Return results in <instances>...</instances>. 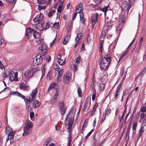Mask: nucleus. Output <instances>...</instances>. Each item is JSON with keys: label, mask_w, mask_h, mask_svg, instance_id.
<instances>
[{"label": "nucleus", "mask_w": 146, "mask_h": 146, "mask_svg": "<svg viewBox=\"0 0 146 146\" xmlns=\"http://www.w3.org/2000/svg\"><path fill=\"white\" fill-rule=\"evenodd\" d=\"M111 62L110 57V55L106 54L104 57L102 56L101 61L100 68L101 69L105 70L108 67Z\"/></svg>", "instance_id": "1"}, {"label": "nucleus", "mask_w": 146, "mask_h": 146, "mask_svg": "<svg viewBox=\"0 0 146 146\" xmlns=\"http://www.w3.org/2000/svg\"><path fill=\"white\" fill-rule=\"evenodd\" d=\"M131 5L129 2L124 1L122 3L121 9L123 13L125 15H127L129 13V9Z\"/></svg>", "instance_id": "2"}, {"label": "nucleus", "mask_w": 146, "mask_h": 146, "mask_svg": "<svg viewBox=\"0 0 146 146\" xmlns=\"http://www.w3.org/2000/svg\"><path fill=\"white\" fill-rule=\"evenodd\" d=\"M38 68L35 67L29 68V69L27 70L24 73L25 78L27 79H29L33 76L34 73L38 70Z\"/></svg>", "instance_id": "3"}, {"label": "nucleus", "mask_w": 146, "mask_h": 146, "mask_svg": "<svg viewBox=\"0 0 146 146\" xmlns=\"http://www.w3.org/2000/svg\"><path fill=\"white\" fill-rule=\"evenodd\" d=\"M42 61V58L40 54H38L35 56L33 60V64L34 66H37L41 64Z\"/></svg>", "instance_id": "4"}, {"label": "nucleus", "mask_w": 146, "mask_h": 146, "mask_svg": "<svg viewBox=\"0 0 146 146\" xmlns=\"http://www.w3.org/2000/svg\"><path fill=\"white\" fill-rule=\"evenodd\" d=\"M71 75L70 72H67L63 76V82L65 84H68L71 80Z\"/></svg>", "instance_id": "5"}, {"label": "nucleus", "mask_w": 146, "mask_h": 146, "mask_svg": "<svg viewBox=\"0 0 146 146\" xmlns=\"http://www.w3.org/2000/svg\"><path fill=\"white\" fill-rule=\"evenodd\" d=\"M73 111L72 110H71L69 112V113L68 114L67 117H66V119L68 121V118H70V117H71V119L69 121V122L68 123V127H67V129H69L70 130L72 125V121L73 120V117H72V113Z\"/></svg>", "instance_id": "6"}, {"label": "nucleus", "mask_w": 146, "mask_h": 146, "mask_svg": "<svg viewBox=\"0 0 146 146\" xmlns=\"http://www.w3.org/2000/svg\"><path fill=\"white\" fill-rule=\"evenodd\" d=\"M37 92L38 90L36 88L33 90L32 93L31 94L30 96L31 98L29 97V98H27L26 99V100L29 102L33 101L35 99L36 95Z\"/></svg>", "instance_id": "7"}, {"label": "nucleus", "mask_w": 146, "mask_h": 146, "mask_svg": "<svg viewBox=\"0 0 146 146\" xmlns=\"http://www.w3.org/2000/svg\"><path fill=\"white\" fill-rule=\"evenodd\" d=\"M17 72L15 73L13 72H11L9 74V79L10 80L13 82L14 81H17Z\"/></svg>", "instance_id": "8"}, {"label": "nucleus", "mask_w": 146, "mask_h": 146, "mask_svg": "<svg viewBox=\"0 0 146 146\" xmlns=\"http://www.w3.org/2000/svg\"><path fill=\"white\" fill-rule=\"evenodd\" d=\"M91 104V98H87L84 106V110H88L90 108Z\"/></svg>", "instance_id": "9"}, {"label": "nucleus", "mask_w": 146, "mask_h": 146, "mask_svg": "<svg viewBox=\"0 0 146 146\" xmlns=\"http://www.w3.org/2000/svg\"><path fill=\"white\" fill-rule=\"evenodd\" d=\"M59 108L61 114L62 115H64L66 111V108L64 102H62L60 103Z\"/></svg>", "instance_id": "10"}, {"label": "nucleus", "mask_w": 146, "mask_h": 146, "mask_svg": "<svg viewBox=\"0 0 146 146\" xmlns=\"http://www.w3.org/2000/svg\"><path fill=\"white\" fill-rule=\"evenodd\" d=\"M98 15H99L97 13H95V14L92 15L91 19V22L92 23V27H94L96 23L97 22Z\"/></svg>", "instance_id": "11"}, {"label": "nucleus", "mask_w": 146, "mask_h": 146, "mask_svg": "<svg viewBox=\"0 0 146 146\" xmlns=\"http://www.w3.org/2000/svg\"><path fill=\"white\" fill-rule=\"evenodd\" d=\"M43 16L40 13L38 14L34 19L33 21L35 23H40L43 19Z\"/></svg>", "instance_id": "12"}, {"label": "nucleus", "mask_w": 146, "mask_h": 146, "mask_svg": "<svg viewBox=\"0 0 146 146\" xmlns=\"http://www.w3.org/2000/svg\"><path fill=\"white\" fill-rule=\"evenodd\" d=\"M125 16H126V15H125V14H124V13H123V15H122L121 17H120V21H121L122 24L121 23V22L120 23L119 26H118V28L117 29H119L120 30L123 25H122V24L124 23L126 20L125 17Z\"/></svg>", "instance_id": "13"}, {"label": "nucleus", "mask_w": 146, "mask_h": 146, "mask_svg": "<svg viewBox=\"0 0 146 146\" xmlns=\"http://www.w3.org/2000/svg\"><path fill=\"white\" fill-rule=\"evenodd\" d=\"M47 47L45 44H42V46L40 47L41 51L43 55H44L47 52Z\"/></svg>", "instance_id": "14"}, {"label": "nucleus", "mask_w": 146, "mask_h": 146, "mask_svg": "<svg viewBox=\"0 0 146 146\" xmlns=\"http://www.w3.org/2000/svg\"><path fill=\"white\" fill-rule=\"evenodd\" d=\"M58 95V92L56 90L55 94L51 100V103L52 104H54L56 102V98Z\"/></svg>", "instance_id": "15"}, {"label": "nucleus", "mask_w": 146, "mask_h": 146, "mask_svg": "<svg viewBox=\"0 0 146 146\" xmlns=\"http://www.w3.org/2000/svg\"><path fill=\"white\" fill-rule=\"evenodd\" d=\"M33 126V122L29 120H27L25 125L26 127L31 130Z\"/></svg>", "instance_id": "16"}, {"label": "nucleus", "mask_w": 146, "mask_h": 146, "mask_svg": "<svg viewBox=\"0 0 146 146\" xmlns=\"http://www.w3.org/2000/svg\"><path fill=\"white\" fill-rule=\"evenodd\" d=\"M63 73V69L60 70V71L58 72V75L57 78V82L58 83H59L60 82L61 79V76Z\"/></svg>", "instance_id": "17"}, {"label": "nucleus", "mask_w": 146, "mask_h": 146, "mask_svg": "<svg viewBox=\"0 0 146 146\" xmlns=\"http://www.w3.org/2000/svg\"><path fill=\"white\" fill-rule=\"evenodd\" d=\"M83 4L82 3H79L76 8V11L79 13V12H82V10Z\"/></svg>", "instance_id": "18"}, {"label": "nucleus", "mask_w": 146, "mask_h": 146, "mask_svg": "<svg viewBox=\"0 0 146 146\" xmlns=\"http://www.w3.org/2000/svg\"><path fill=\"white\" fill-rule=\"evenodd\" d=\"M8 134V137L7 138L6 140V143H7L10 139H13V138L15 135V132L14 131L13 132L10 133Z\"/></svg>", "instance_id": "19"}, {"label": "nucleus", "mask_w": 146, "mask_h": 146, "mask_svg": "<svg viewBox=\"0 0 146 146\" xmlns=\"http://www.w3.org/2000/svg\"><path fill=\"white\" fill-rule=\"evenodd\" d=\"M33 107L34 108L38 107L40 104V103L38 100H35L33 101Z\"/></svg>", "instance_id": "20"}, {"label": "nucleus", "mask_w": 146, "mask_h": 146, "mask_svg": "<svg viewBox=\"0 0 146 146\" xmlns=\"http://www.w3.org/2000/svg\"><path fill=\"white\" fill-rule=\"evenodd\" d=\"M97 85L98 88L100 91H102L104 90L105 85L104 84L98 83Z\"/></svg>", "instance_id": "21"}, {"label": "nucleus", "mask_w": 146, "mask_h": 146, "mask_svg": "<svg viewBox=\"0 0 146 146\" xmlns=\"http://www.w3.org/2000/svg\"><path fill=\"white\" fill-rule=\"evenodd\" d=\"M23 130L24 132L23 133V135L24 136H25L29 133L30 131L31 130V129L25 127L23 128Z\"/></svg>", "instance_id": "22"}, {"label": "nucleus", "mask_w": 146, "mask_h": 146, "mask_svg": "<svg viewBox=\"0 0 146 146\" xmlns=\"http://www.w3.org/2000/svg\"><path fill=\"white\" fill-rule=\"evenodd\" d=\"M21 88L24 90H27L29 89V87L28 86H26L23 83H21L20 85Z\"/></svg>", "instance_id": "23"}, {"label": "nucleus", "mask_w": 146, "mask_h": 146, "mask_svg": "<svg viewBox=\"0 0 146 146\" xmlns=\"http://www.w3.org/2000/svg\"><path fill=\"white\" fill-rule=\"evenodd\" d=\"M64 61L63 60V59H60L58 60V63L59 65H63L65 64L66 63V57L64 58Z\"/></svg>", "instance_id": "24"}, {"label": "nucleus", "mask_w": 146, "mask_h": 146, "mask_svg": "<svg viewBox=\"0 0 146 146\" xmlns=\"http://www.w3.org/2000/svg\"><path fill=\"white\" fill-rule=\"evenodd\" d=\"M58 84H57L53 83L52 84L50 85V86L49 87V89H51L52 88H56L57 87Z\"/></svg>", "instance_id": "25"}, {"label": "nucleus", "mask_w": 146, "mask_h": 146, "mask_svg": "<svg viewBox=\"0 0 146 146\" xmlns=\"http://www.w3.org/2000/svg\"><path fill=\"white\" fill-rule=\"evenodd\" d=\"M79 14L80 18V20L82 23H84V19L83 12H79Z\"/></svg>", "instance_id": "26"}, {"label": "nucleus", "mask_w": 146, "mask_h": 146, "mask_svg": "<svg viewBox=\"0 0 146 146\" xmlns=\"http://www.w3.org/2000/svg\"><path fill=\"white\" fill-rule=\"evenodd\" d=\"M53 68L54 69L57 71L58 72L60 71V70L63 69H60L58 64L56 63L54 64Z\"/></svg>", "instance_id": "27"}, {"label": "nucleus", "mask_w": 146, "mask_h": 146, "mask_svg": "<svg viewBox=\"0 0 146 146\" xmlns=\"http://www.w3.org/2000/svg\"><path fill=\"white\" fill-rule=\"evenodd\" d=\"M97 106L98 104L97 103H96L94 105V106L93 108V110L91 112L90 115H91V116H92L94 114V112L95 111L96 109V108H97Z\"/></svg>", "instance_id": "28"}, {"label": "nucleus", "mask_w": 146, "mask_h": 146, "mask_svg": "<svg viewBox=\"0 0 146 146\" xmlns=\"http://www.w3.org/2000/svg\"><path fill=\"white\" fill-rule=\"evenodd\" d=\"M35 42L36 43V44H35V46H36L40 44H41V46H42V44H44L43 43V40H42L38 39L35 41Z\"/></svg>", "instance_id": "29"}, {"label": "nucleus", "mask_w": 146, "mask_h": 146, "mask_svg": "<svg viewBox=\"0 0 146 146\" xmlns=\"http://www.w3.org/2000/svg\"><path fill=\"white\" fill-rule=\"evenodd\" d=\"M144 130V128L143 126H142L141 127V129L139 130V133L138 134L139 137H140V136L142 135Z\"/></svg>", "instance_id": "30"}, {"label": "nucleus", "mask_w": 146, "mask_h": 146, "mask_svg": "<svg viewBox=\"0 0 146 146\" xmlns=\"http://www.w3.org/2000/svg\"><path fill=\"white\" fill-rule=\"evenodd\" d=\"M13 132L12 129L9 127H7L6 128V133L7 134Z\"/></svg>", "instance_id": "31"}, {"label": "nucleus", "mask_w": 146, "mask_h": 146, "mask_svg": "<svg viewBox=\"0 0 146 146\" xmlns=\"http://www.w3.org/2000/svg\"><path fill=\"white\" fill-rule=\"evenodd\" d=\"M33 35L34 38H38L40 36V35L36 31L34 30Z\"/></svg>", "instance_id": "32"}, {"label": "nucleus", "mask_w": 146, "mask_h": 146, "mask_svg": "<svg viewBox=\"0 0 146 146\" xmlns=\"http://www.w3.org/2000/svg\"><path fill=\"white\" fill-rule=\"evenodd\" d=\"M41 70L42 71L41 76V79L43 77L44 75L45 74V65L41 67Z\"/></svg>", "instance_id": "33"}, {"label": "nucleus", "mask_w": 146, "mask_h": 146, "mask_svg": "<svg viewBox=\"0 0 146 146\" xmlns=\"http://www.w3.org/2000/svg\"><path fill=\"white\" fill-rule=\"evenodd\" d=\"M77 66L75 64H72L70 66V69L71 70L75 72L77 69Z\"/></svg>", "instance_id": "34"}, {"label": "nucleus", "mask_w": 146, "mask_h": 146, "mask_svg": "<svg viewBox=\"0 0 146 146\" xmlns=\"http://www.w3.org/2000/svg\"><path fill=\"white\" fill-rule=\"evenodd\" d=\"M51 139H52L51 137L48 138L46 139V141L44 143V146H47L51 141Z\"/></svg>", "instance_id": "35"}, {"label": "nucleus", "mask_w": 146, "mask_h": 146, "mask_svg": "<svg viewBox=\"0 0 146 146\" xmlns=\"http://www.w3.org/2000/svg\"><path fill=\"white\" fill-rule=\"evenodd\" d=\"M111 25L112 24L110 22L106 24L104 26V28H106L107 30H108L109 29H110L111 27Z\"/></svg>", "instance_id": "36"}, {"label": "nucleus", "mask_w": 146, "mask_h": 146, "mask_svg": "<svg viewBox=\"0 0 146 146\" xmlns=\"http://www.w3.org/2000/svg\"><path fill=\"white\" fill-rule=\"evenodd\" d=\"M129 51V50L127 48L125 52L121 56L120 59H119V61L123 59L124 56L127 55L128 52V51Z\"/></svg>", "instance_id": "37"}, {"label": "nucleus", "mask_w": 146, "mask_h": 146, "mask_svg": "<svg viewBox=\"0 0 146 146\" xmlns=\"http://www.w3.org/2000/svg\"><path fill=\"white\" fill-rule=\"evenodd\" d=\"M94 80H92V83H91V86H90V88L93 91H94V92L95 93L96 90L95 88V87H94Z\"/></svg>", "instance_id": "38"}, {"label": "nucleus", "mask_w": 146, "mask_h": 146, "mask_svg": "<svg viewBox=\"0 0 146 146\" xmlns=\"http://www.w3.org/2000/svg\"><path fill=\"white\" fill-rule=\"evenodd\" d=\"M109 6H105V7L102 8H101V10L104 12V15H106V12L108 11Z\"/></svg>", "instance_id": "39"}, {"label": "nucleus", "mask_w": 146, "mask_h": 146, "mask_svg": "<svg viewBox=\"0 0 146 146\" xmlns=\"http://www.w3.org/2000/svg\"><path fill=\"white\" fill-rule=\"evenodd\" d=\"M36 24V25L35 26V28L37 30L41 28H42V23L40 24V23H37Z\"/></svg>", "instance_id": "40"}, {"label": "nucleus", "mask_w": 146, "mask_h": 146, "mask_svg": "<svg viewBox=\"0 0 146 146\" xmlns=\"http://www.w3.org/2000/svg\"><path fill=\"white\" fill-rule=\"evenodd\" d=\"M77 91L78 96L79 97H81L82 96V92L80 87H78V88Z\"/></svg>", "instance_id": "41"}, {"label": "nucleus", "mask_w": 146, "mask_h": 146, "mask_svg": "<svg viewBox=\"0 0 146 146\" xmlns=\"http://www.w3.org/2000/svg\"><path fill=\"white\" fill-rule=\"evenodd\" d=\"M52 74L51 72L50 71H49L47 75V80H51L52 78Z\"/></svg>", "instance_id": "42"}, {"label": "nucleus", "mask_w": 146, "mask_h": 146, "mask_svg": "<svg viewBox=\"0 0 146 146\" xmlns=\"http://www.w3.org/2000/svg\"><path fill=\"white\" fill-rule=\"evenodd\" d=\"M55 13V11L54 10H53L50 11L48 13V15L49 17H51L53 15H54Z\"/></svg>", "instance_id": "43"}, {"label": "nucleus", "mask_w": 146, "mask_h": 146, "mask_svg": "<svg viewBox=\"0 0 146 146\" xmlns=\"http://www.w3.org/2000/svg\"><path fill=\"white\" fill-rule=\"evenodd\" d=\"M80 57L78 56L74 60L75 64L77 65L79 64L80 60Z\"/></svg>", "instance_id": "44"}, {"label": "nucleus", "mask_w": 146, "mask_h": 146, "mask_svg": "<svg viewBox=\"0 0 146 146\" xmlns=\"http://www.w3.org/2000/svg\"><path fill=\"white\" fill-rule=\"evenodd\" d=\"M116 43L114 42V44H110V46L109 48V51H111V49H112L114 48L116 46Z\"/></svg>", "instance_id": "45"}, {"label": "nucleus", "mask_w": 146, "mask_h": 146, "mask_svg": "<svg viewBox=\"0 0 146 146\" xmlns=\"http://www.w3.org/2000/svg\"><path fill=\"white\" fill-rule=\"evenodd\" d=\"M105 30H106V29L102 32L100 36V37L101 38H103L105 37L106 34Z\"/></svg>", "instance_id": "46"}, {"label": "nucleus", "mask_w": 146, "mask_h": 146, "mask_svg": "<svg viewBox=\"0 0 146 146\" xmlns=\"http://www.w3.org/2000/svg\"><path fill=\"white\" fill-rule=\"evenodd\" d=\"M33 30H32L31 28H28L26 30V35H29V33H32V32H33Z\"/></svg>", "instance_id": "47"}, {"label": "nucleus", "mask_w": 146, "mask_h": 146, "mask_svg": "<svg viewBox=\"0 0 146 146\" xmlns=\"http://www.w3.org/2000/svg\"><path fill=\"white\" fill-rule=\"evenodd\" d=\"M103 49V44L101 43L100 44L99 48V52L100 54H102V51Z\"/></svg>", "instance_id": "48"}, {"label": "nucleus", "mask_w": 146, "mask_h": 146, "mask_svg": "<svg viewBox=\"0 0 146 146\" xmlns=\"http://www.w3.org/2000/svg\"><path fill=\"white\" fill-rule=\"evenodd\" d=\"M127 74V71H125L124 70L122 72V74H121V76H122L123 75H124V77L122 79V80L123 81L125 79V76Z\"/></svg>", "instance_id": "49"}, {"label": "nucleus", "mask_w": 146, "mask_h": 146, "mask_svg": "<svg viewBox=\"0 0 146 146\" xmlns=\"http://www.w3.org/2000/svg\"><path fill=\"white\" fill-rule=\"evenodd\" d=\"M62 4L61 5H59L58 6L57 9V12L58 13H60L61 12L62 9Z\"/></svg>", "instance_id": "50"}, {"label": "nucleus", "mask_w": 146, "mask_h": 146, "mask_svg": "<svg viewBox=\"0 0 146 146\" xmlns=\"http://www.w3.org/2000/svg\"><path fill=\"white\" fill-rule=\"evenodd\" d=\"M6 2L10 4H13L15 3L16 0H5Z\"/></svg>", "instance_id": "51"}, {"label": "nucleus", "mask_w": 146, "mask_h": 146, "mask_svg": "<svg viewBox=\"0 0 146 146\" xmlns=\"http://www.w3.org/2000/svg\"><path fill=\"white\" fill-rule=\"evenodd\" d=\"M9 140H10V141H9L10 143H7L6 142V146L7 145V146H9L10 144H12L13 143H14V141L13 140V139H10Z\"/></svg>", "instance_id": "52"}, {"label": "nucleus", "mask_w": 146, "mask_h": 146, "mask_svg": "<svg viewBox=\"0 0 146 146\" xmlns=\"http://www.w3.org/2000/svg\"><path fill=\"white\" fill-rule=\"evenodd\" d=\"M46 8L45 6L39 5L38 6V9L39 10H41L42 9H44Z\"/></svg>", "instance_id": "53"}, {"label": "nucleus", "mask_w": 146, "mask_h": 146, "mask_svg": "<svg viewBox=\"0 0 146 146\" xmlns=\"http://www.w3.org/2000/svg\"><path fill=\"white\" fill-rule=\"evenodd\" d=\"M53 27L55 28L58 29L59 27V23L58 22L55 23Z\"/></svg>", "instance_id": "54"}, {"label": "nucleus", "mask_w": 146, "mask_h": 146, "mask_svg": "<svg viewBox=\"0 0 146 146\" xmlns=\"http://www.w3.org/2000/svg\"><path fill=\"white\" fill-rule=\"evenodd\" d=\"M34 113L33 112H31L30 114V117L32 121H33L34 119L33 117L34 116Z\"/></svg>", "instance_id": "55"}, {"label": "nucleus", "mask_w": 146, "mask_h": 146, "mask_svg": "<svg viewBox=\"0 0 146 146\" xmlns=\"http://www.w3.org/2000/svg\"><path fill=\"white\" fill-rule=\"evenodd\" d=\"M133 128L132 129L133 131H135L136 129V128L137 127V123H134L133 124Z\"/></svg>", "instance_id": "56"}, {"label": "nucleus", "mask_w": 146, "mask_h": 146, "mask_svg": "<svg viewBox=\"0 0 146 146\" xmlns=\"http://www.w3.org/2000/svg\"><path fill=\"white\" fill-rule=\"evenodd\" d=\"M5 43V41L4 40V39L1 37L0 36V45L3 44H4Z\"/></svg>", "instance_id": "57"}, {"label": "nucleus", "mask_w": 146, "mask_h": 146, "mask_svg": "<svg viewBox=\"0 0 146 146\" xmlns=\"http://www.w3.org/2000/svg\"><path fill=\"white\" fill-rule=\"evenodd\" d=\"M93 94L92 95V99L93 101H94L95 100L96 96V92L95 93L94 92V91H93Z\"/></svg>", "instance_id": "58"}, {"label": "nucleus", "mask_w": 146, "mask_h": 146, "mask_svg": "<svg viewBox=\"0 0 146 146\" xmlns=\"http://www.w3.org/2000/svg\"><path fill=\"white\" fill-rule=\"evenodd\" d=\"M38 3L40 4H43L46 2V0H37Z\"/></svg>", "instance_id": "59"}, {"label": "nucleus", "mask_w": 146, "mask_h": 146, "mask_svg": "<svg viewBox=\"0 0 146 146\" xmlns=\"http://www.w3.org/2000/svg\"><path fill=\"white\" fill-rule=\"evenodd\" d=\"M33 34V32H32V33L29 34V35H26V36L27 37V39H29L30 37H32Z\"/></svg>", "instance_id": "60"}, {"label": "nucleus", "mask_w": 146, "mask_h": 146, "mask_svg": "<svg viewBox=\"0 0 146 146\" xmlns=\"http://www.w3.org/2000/svg\"><path fill=\"white\" fill-rule=\"evenodd\" d=\"M145 113H141L140 115V120L142 119H143L144 117H145Z\"/></svg>", "instance_id": "61"}, {"label": "nucleus", "mask_w": 146, "mask_h": 146, "mask_svg": "<svg viewBox=\"0 0 146 146\" xmlns=\"http://www.w3.org/2000/svg\"><path fill=\"white\" fill-rule=\"evenodd\" d=\"M45 60L48 62L51 60V58L49 56H48L46 57H45Z\"/></svg>", "instance_id": "62"}, {"label": "nucleus", "mask_w": 146, "mask_h": 146, "mask_svg": "<svg viewBox=\"0 0 146 146\" xmlns=\"http://www.w3.org/2000/svg\"><path fill=\"white\" fill-rule=\"evenodd\" d=\"M93 130H92L90 131L86 135V137L85 139H86L88 137H89L91 134L93 132Z\"/></svg>", "instance_id": "63"}, {"label": "nucleus", "mask_w": 146, "mask_h": 146, "mask_svg": "<svg viewBox=\"0 0 146 146\" xmlns=\"http://www.w3.org/2000/svg\"><path fill=\"white\" fill-rule=\"evenodd\" d=\"M141 110L142 112H144L146 111V108L145 106H143L141 108Z\"/></svg>", "instance_id": "64"}]
</instances>
